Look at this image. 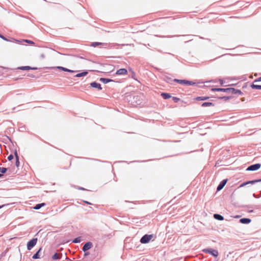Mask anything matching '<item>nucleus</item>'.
I'll use <instances>...</instances> for the list:
<instances>
[{"label":"nucleus","instance_id":"5701e85b","mask_svg":"<svg viewBox=\"0 0 261 261\" xmlns=\"http://www.w3.org/2000/svg\"><path fill=\"white\" fill-rule=\"evenodd\" d=\"M45 205V203H41L36 204V205L34 207V209L35 210H39L42 206Z\"/></svg>","mask_w":261,"mask_h":261},{"label":"nucleus","instance_id":"58836bf2","mask_svg":"<svg viewBox=\"0 0 261 261\" xmlns=\"http://www.w3.org/2000/svg\"><path fill=\"white\" fill-rule=\"evenodd\" d=\"M85 252V253H84V256H87V255H89V252H86H86Z\"/></svg>","mask_w":261,"mask_h":261},{"label":"nucleus","instance_id":"3c124183","mask_svg":"<svg viewBox=\"0 0 261 261\" xmlns=\"http://www.w3.org/2000/svg\"><path fill=\"white\" fill-rule=\"evenodd\" d=\"M3 174L0 173V177H2V176H3Z\"/></svg>","mask_w":261,"mask_h":261},{"label":"nucleus","instance_id":"0eeeda50","mask_svg":"<svg viewBox=\"0 0 261 261\" xmlns=\"http://www.w3.org/2000/svg\"><path fill=\"white\" fill-rule=\"evenodd\" d=\"M258 182H261V178L258 179H254V180H249V181H248L246 182H244L240 185V187H244L248 184H253Z\"/></svg>","mask_w":261,"mask_h":261},{"label":"nucleus","instance_id":"cd10ccee","mask_svg":"<svg viewBox=\"0 0 261 261\" xmlns=\"http://www.w3.org/2000/svg\"><path fill=\"white\" fill-rule=\"evenodd\" d=\"M61 257L59 256V254L55 253L52 256V259L54 260H57L60 259Z\"/></svg>","mask_w":261,"mask_h":261},{"label":"nucleus","instance_id":"8fccbe9b","mask_svg":"<svg viewBox=\"0 0 261 261\" xmlns=\"http://www.w3.org/2000/svg\"><path fill=\"white\" fill-rule=\"evenodd\" d=\"M85 203L88 204H91V203L88 201H85Z\"/></svg>","mask_w":261,"mask_h":261},{"label":"nucleus","instance_id":"4be33fe9","mask_svg":"<svg viewBox=\"0 0 261 261\" xmlns=\"http://www.w3.org/2000/svg\"><path fill=\"white\" fill-rule=\"evenodd\" d=\"M210 98L208 96H199L197 97L195 99L197 100H206Z\"/></svg>","mask_w":261,"mask_h":261},{"label":"nucleus","instance_id":"c9c22d12","mask_svg":"<svg viewBox=\"0 0 261 261\" xmlns=\"http://www.w3.org/2000/svg\"><path fill=\"white\" fill-rule=\"evenodd\" d=\"M253 196L254 197L256 198H259L260 196H261V191H260V194L259 195H258V196H256L255 194H253Z\"/></svg>","mask_w":261,"mask_h":261},{"label":"nucleus","instance_id":"423d86ee","mask_svg":"<svg viewBox=\"0 0 261 261\" xmlns=\"http://www.w3.org/2000/svg\"><path fill=\"white\" fill-rule=\"evenodd\" d=\"M92 246L93 245L91 242H87L83 246L82 250L84 252H86L89 249H91Z\"/></svg>","mask_w":261,"mask_h":261},{"label":"nucleus","instance_id":"20e7f679","mask_svg":"<svg viewBox=\"0 0 261 261\" xmlns=\"http://www.w3.org/2000/svg\"><path fill=\"white\" fill-rule=\"evenodd\" d=\"M37 242V238H33L29 241L27 243V249L28 250H31L36 244Z\"/></svg>","mask_w":261,"mask_h":261},{"label":"nucleus","instance_id":"4c0bfd02","mask_svg":"<svg viewBox=\"0 0 261 261\" xmlns=\"http://www.w3.org/2000/svg\"><path fill=\"white\" fill-rule=\"evenodd\" d=\"M219 82H220V84L221 86H223V84H224V81L222 79H219Z\"/></svg>","mask_w":261,"mask_h":261},{"label":"nucleus","instance_id":"a19ab883","mask_svg":"<svg viewBox=\"0 0 261 261\" xmlns=\"http://www.w3.org/2000/svg\"><path fill=\"white\" fill-rule=\"evenodd\" d=\"M28 76L31 77H35V75L33 74H29Z\"/></svg>","mask_w":261,"mask_h":261},{"label":"nucleus","instance_id":"79ce46f5","mask_svg":"<svg viewBox=\"0 0 261 261\" xmlns=\"http://www.w3.org/2000/svg\"><path fill=\"white\" fill-rule=\"evenodd\" d=\"M139 98V96H134V98L136 99V100H138V99Z\"/></svg>","mask_w":261,"mask_h":261},{"label":"nucleus","instance_id":"ea45409f","mask_svg":"<svg viewBox=\"0 0 261 261\" xmlns=\"http://www.w3.org/2000/svg\"><path fill=\"white\" fill-rule=\"evenodd\" d=\"M8 204H3V205H0V209L2 208V207L7 205Z\"/></svg>","mask_w":261,"mask_h":261},{"label":"nucleus","instance_id":"72a5a7b5","mask_svg":"<svg viewBox=\"0 0 261 261\" xmlns=\"http://www.w3.org/2000/svg\"><path fill=\"white\" fill-rule=\"evenodd\" d=\"M24 42H25L27 43H30V44H34V42L31 40H23Z\"/></svg>","mask_w":261,"mask_h":261},{"label":"nucleus","instance_id":"dca6fc26","mask_svg":"<svg viewBox=\"0 0 261 261\" xmlns=\"http://www.w3.org/2000/svg\"><path fill=\"white\" fill-rule=\"evenodd\" d=\"M58 69H59L62 71H66V72H74L75 71L74 70H71V69H69L68 68H66L65 67H62V66H58L57 67Z\"/></svg>","mask_w":261,"mask_h":261},{"label":"nucleus","instance_id":"aec40b11","mask_svg":"<svg viewBox=\"0 0 261 261\" xmlns=\"http://www.w3.org/2000/svg\"><path fill=\"white\" fill-rule=\"evenodd\" d=\"M161 96L165 99H168V98L171 97V95L169 93H162Z\"/></svg>","mask_w":261,"mask_h":261},{"label":"nucleus","instance_id":"37998d69","mask_svg":"<svg viewBox=\"0 0 261 261\" xmlns=\"http://www.w3.org/2000/svg\"><path fill=\"white\" fill-rule=\"evenodd\" d=\"M40 57H41V58H45V56L43 54L41 55Z\"/></svg>","mask_w":261,"mask_h":261},{"label":"nucleus","instance_id":"9b49d317","mask_svg":"<svg viewBox=\"0 0 261 261\" xmlns=\"http://www.w3.org/2000/svg\"><path fill=\"white\" fill-rule=\"evenodd\" d=\"M127 73V71L126 69L121 68L116 71V74L118 75H125Z\"/></svg>","mask_w":261,"mask_h":261},{"label":"nucleus","instance_id":"6ab92c4d","mask_svg":"<svg viewBox=\"0 0 261 261\" xmlns=\"http://www.w3.org/2000/svg\"><path fill=\"white\" fill-rule=\"evenodd\" d=\"M41 250V248H40L33 256L32 258L33 259H38L40 258V255H39V252H40V251Z\"/></svg>","mask_w":261,"mask_h":261},{"label":"nucleus","instance_id":"7ed1b4c3","mask_svg":"<svg viewBox=\"0 0 261 261\" xmlns=\"http://www.w3.org/2000/svg\"><path fill=\"white\" fill-rule=\"evenodd\" d=\"M261 167V164L257 163L249 166L246 169L247 171H254L258 170Z\"/></svg>","mask_w":261,"mask_h":261},{"label":"nucleus","instance_id":"473e14b6","mask_svg":"<svg viewBox=\"0 0 261 261\" xmlns=\"http://www.w3.org/2000/svg\"><path fill=\"white\" fill-rule=\"evenodd\" d=\"M0 38H2V39H3L5 41H10V40L9 39H8L7 38H6L5 36H4L3 35H2L1 34H0Z\"/></svg>","mask_w":261,"mask_h":261},{"label":"nucleus","instance_id":"1a4fd4ad","mask_svg":"<svg viewBox=\"0 0 261 261\" xmlns=\"http://www.w3.org/2000/svg\"><path fill=\"white\" fill-rule=\"evenodd\" d=\"M227 180H228L227 179H225L222 180L218 186L217 188V191H219L222 190L226 184Z\"/></svg>","mask_w":261,"mask_h":261},{"label":"nucleus","instance_id":"ddd939ff","mask_svg":"<svg viewBox=\"0 0 261 261\" xmlns=\"http://www.w3.org/2000/svg\"><path fill=\"white\" fill-rule=\"evenodd\" d=\"M99 45H102L103 46H107V44L104 43L98 42H92L90 45L91 46H92L94 47H97Z\"/></svg>","mask_w":261,"mask_h":261},{"label":"nucleus","instance_id":"c756f323","mask_svg":"<svg viewBox=\"0 0 261 261\" xmlns=\"http://www.w3.org/2000/svg\"><path fill=\"white\" fill-rule=\"evenodd\" d=\"M8 170V169L7 168L5 167H0V172H1L2 174L5 173Z\"/></svg>","mask_w":261,"mask_h":261},{"label":"nucleus","instance_id":"09e8293b","mask_svg":"<svg viewBox=\"0 0 261 261\" xmlns=\"http://www.w3.org/2000/svg\"><path fill=\"white\" fill-rule=\"evenodd\" d=\"M249 213H252L253 212V210H249Z\"/></svg>","mask_w":261,"mask_h":261},{"label":"nucleus","instance_id":"864d4df0","mask_svg":"<svg viewBox=\"0 0 261 261\" xmlns=\"http://www.w3.org/2000/svg\"><path fill=\"white\" fill-rule=\"evenodd\" d=\"M169 80L171 81V78H167Z\"/></svg>","mask_w":261,"mask_h":261},{"label":"nucleus","instance_id":"5fc2aeb1","mask_svg":"<svg viewBox=\"0 0 261 261\" xmlns=\"http://www.w3.org/2000/svg\"><path fill=\"white\" fill-rule=\"evenodd\" d=\"M239 217H240L239 216H237L236 217V218H239Z\"/></svg>","mask_w":261,"mask_h":261},{"label":"nucleus","instance_id":"39448f33","mask_svg":"<svg viewBox=\"0 0 261 261\" xmlns=\"http://www.w3.org/2000/svg\"><path fill=\"white\" fill-rule=\"evenodd\" d=\"M211 90L212 91H217V92H224L227 93H228V92L230 91L229 88H213Z\"/></svg>","mask_w":261,"mask_h":261},{"label":"nucleus","instance_id":"412c9836","mask_svg":"<svg viewBox=\"0 0 261 261\" xmlns=\"http://www.w3.org/2000/svg\"><path fill=\"white\" fill-rule=\"evenodd\" d=\"M88 74V72L87 71H83L81 73L76 74L75 76L77 77H80L82 76H86Z\"/></svg>","mask_w":261,"mask_h":261},{"label":"nucleus","instance_id":"f257e3e1","mask_svg":"<svg viewBox=\"0 0 261 261\" xmlns=\"http://www.w3.org/2000/svg\"><path fill=\"white\" fill-rule=\"evenodd\" d=\"M153 237V234H146L141 238L140 241L142 244H146L149 243Z\"/></svg>","mask_w":261,"mask_h":261},{"label":"nucleus","instance_id":"f704fd0d","mask_svg":"<svg viewBox=\"0 0 261 261\" xmlns=\"http://www.w3.org/2000/svg\"><path fill=\"white\" fill-rule=\"evenodd\" d=\"M14 158V156L13 154H11L8 156V160L9 161H11Z\"/></svg>","mask_w":261,"mask_h":261},{"label":"nucleus","instance_id":"2f4dec72","mask_svg":"<svg viewBox=\"0 0 261 261\" xmlns=\"http://www.w3.org/2000/svg\"><path fill=\"white\" fill-rule=\"evenodd\" d=\"M172 99L175 102H178L180 99L176 97H172Z\"/></svg>","mask_w":261,"mask_h":261},{"label":"nucleus","instance_id":"49530a36","mask_svg":"<svg viewBox=\"0 0 261 261\" xmlns=\"http://www.w3.org/2000/svg\"><path fill=\"white\" fill-rule=\"evenodd\" d=\"M136 103L138 105H140L141 103V101L140 100L139 101H136Z\"/></svg>","mask_w":261,"mask_h":261},{"label":"nucleus","instance_id":"c85d7f7f","mask_svg":"<svg viewBox=\"0 0 261 261\" xmlns=\"http://www.w3.org/2000/svg\"><path fill=\"white\" fill-rule=\"evenodd\" d=\"M195 84H196V83L193 82H192V81H190L186 80L185 85H190V86H193V85H195Z\"/></svg>","mask_w":261,"mask_h":261},{"label":"nucleus","instance_id":"a18cd8bd","mask_svg":"<svg viewBox=\"0 0 261 261\" xmlns=\"http://www.w3.org/2000/svg\"><path fill=\"white\" fill-rule=\"evenodd\" d=\"M79 190H85V189L84 188H82V187H80L79 188Z\"/></svg>","mask_w":261,"mask_h":261},{"label":"nucleus","instance_id":"c03bdc74","mask_svg":"<svg viewBox=\"0 0 261 261\" xmlns=\"http://www.w3.org/2000/svg\"><path fill=\"white\" fill-rule=\"evenodd\" d=\"M38 68L37 67H31V69L32 70H37Z\"/></svg>","mask_w":261,"mask_h":261},{"label":"nucleus","instance_id":"f3484780","mask_svg":"<svg viewBox=\"0 0 261 261\" xmlns=\"http://www.w3.org/2000/svg\"><path fill=\"white\" fill-rule=\"evenodd\" d=\"M214 218L215 219L219 220V221H222V220H224V217L222 215L218 214H215L214 215Z\"/></svg>","mask_w":261,"mask_h":261},{"label":"nucleus","instance_id":"4468645a","mask_svg":"<svg viewBox=\"0 0 261 261\" xmlns=\"http://www.w3.org/2000/svg\"><path fill=\"white\" fill-rule=\"evenodd\" d=\"M14 155H15V159H16L15 165H16V166H17L18 167L19 166L20 163H19V156H18V155L17 154L16 150H15L14 151Z\"/></svg>","mask_w":261,"mask_h":261},{"label":"nucleus","instance_id":"393cba45","mask_svg":"<svg viewBox=\"0 0 261 261\" xmlns=\"http://www.w3.org/2000/svg\"><path fill=\"white\" fill-rule=\"evenodd\" d=\"M18 69H20V70H30L31 69V67L29 66H21V67H18L17 68Z\"/></svg>","mask_w":261,"mask_h":261},{"label":"nucleus","instance_id":"de8ad7c7","mask_svg":"<svg viewBox=\"0 0 261 261\" xmlns=\"http://www.w3.org/2000/svg\"><path fill=\"white\" fill-rule=\"evenodd\" d=\"M259 205H255L254 207L256 208H259Z\"/></svg>","mask_w":261,"mask_h":261},{"label":"nucleus","instance_id":"e433bc0d","mask_svg":"<svg viewBox=\"0 0 261 261\" xmlns=\"http://www.w3.org/2000/svg\"><path fill=\"white\" fill-rule=\"evenodd\" d=\"M261 81V76L255 79L254 81V83H255V82H260Z\"/></svg>","mask_w":261,"mask_h":261},{"label":"nucleus","instance_id":"f03ea898","mask_svg":"<svg viewBox=\"0 0 261 261\" xmlns=\"http://www.w3.org/2000/svg\"><path fill=\"white\" fill-rule=\"evenodd\" d=\"M203 252L206 253H208L214 257H217L219 253L218 251L214 249L206 248L203 250Z\"/></svg>","mask_w":261,"mask_h":261},{"label":"nucleus","instance_id":"b1692460","mask_svg":"<svg viewBox=\"0 0 261 261\" xmlns=\"http://www.w3.org/2000/svg\"><path fill=\"white\" fill-rule=\"evenodd\" d=\"M251 87L252 88V89H258V90H261V85H255L254 84H252L251 85Z\"/></svg>","mask_w":261,"mask_h":261},{"label":"nucleus","instance_id":"9d476101","mask_svg":"<svg viewBox=\"0 0 261 261\" xmlns=\"http://www.w3.org/2000/svg\"><path fill=\"white\" fill-rule=\"evenodd\" d=\"M90 86L93 88H95L98 89L99 90L102 89L101 87V85L99 83H98L96 82H93L90 83Z\"/></svg>","mask_w":261,"mask_h":261},{"label":"nucleus","instance_id":"6e6552de","mask_svg":"<svg viewBox=\"0 0 261 261\" xmlns=\"http://www.w3.org/2000/svg\"><path fill=\"white\" fill-rule=\"evenodd\" d=\"M230 91L228 92V93H231L232 94H238V95H242V92L239 89H236L233 88H229Z\"/></svg>","mask_w":261,"mask_h":261},{"label":"nucleus","instance_id":"2eb2a0df","mask_svg":"<svg viewBox=\"0 0 261 261\" xmlns=\"http://www.w3.org/2000/svg\"><path fill=\"white\" fill-rule=\"evenodd\" d=\"M99 81L104 84H107L110 82H114L113 80L107 79V78H104V77H101L99 79Z\"/></svg>","mask_w":261,"mask_h":261},{"label":"nucleus","instance_id":"f8f14e48","mask_svg":"<svg viewBox=\"0 0 261 261\" xmlns=\"http://www.w3.org/2000/svg\"><path fill=\"white\" fill-rule=\"evenodd\" d=\"M251 220L249 218H243L240 219V222L242 224H247L251 222Z\"/></svg>","mask_w":261,"mask_h":261},{"label":"nucleus","instance_id":"bb28decb","mask_svg":"<svg viewBox=\"0 0 261 261\" xmlns=\"http://www.w3.org/2000/svg\"><path fill=\"white\" fill-rule=\"evenodd\" d=\"M231 98H232L231 96H221V97H219L218 98L219 99H223L225 101H227V100L231 99Z\"/></svg>","mask_w":261,"mask_h":261},{"label":"nucleus","instance_id":"603ef678","mask_svg":"<svg viewBox=\"0 0 261 261\" xmlns=\"http://www.w3.org/2000/svg\"><path fill=\"white\" fill-rule=\"evenodd\" d=\"M14 41H16V42H19V41L18 40H16V39H14Z\"/></svg>","mask_w":261,"mask_h":261},{"label":"nucleus","instance_id":"a878e982","mask_svg":"<svg viewBox=\"0 0 261 261\" xmlns=\"http://www.w3.org/2000/svg\"><path fill=\"white\" fill-rule=\"evenodd\" d=\"M173 81L177 82L178 83L181 84H184L185 85L186 83V80H178L175 79L173 80Z\"/></svg>","mask_w":261,"mask_h":261},{"label":"nucleus","instance_id":"7c9ffc66","mask_svg":"<svg viewBox=\"0 0 261 261\" xmlns=\"http://www.w3.org/2000/svg\"><path fill=\"white\" fill-rule=\"evenodd\" d=\"M81 238L80 237H77V238H75L72 241V242L74 243H80L81 242Z\"/></svg>","mask_w":261,"mask_h":261},{"label":"nucleus","instance_id":"a211bd4d","mask_svg":"<svg viewBox=\"0 0 261 261\" xmlns=\"http://www.w3.org/2000/svg\"><path fill=\"white\" fill-rule=\"evenodd\" d=\"M215 104L211 102H204L202 103L201 106L202 107H211V106H214Z\"/></svg>","mask_w":261,"mask_h":261}]
</instances>
